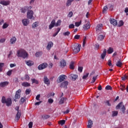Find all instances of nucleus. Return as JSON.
<instances>
[{
  "label": "nucleus",
  "mask_w": 128,
  "mask_h": 128,
  "mask_svg": "<svg viewBox=\"0 0 128 128\" xmlns=\"http://www.w3.org/2000/svg\"><path fill=\"white\" fill-rule=\"evenodd\" d=\"M16 52L18 58H28V54L24 50H18Z\"/></svg>",
  "instance_id": "nucleus-1"
},
{
  "label": "nucleus",
  "mask_w": 128,
  "mask_h": 128,
  "mask_svg": "<svg viewBox=\"0 0 128 128\" xmlns=\"http://www.w3.org/2000/svg\"><path fill=\"white\" fill-rule=\"evenodd\" d=\"M2 104H6V106H10L12 104V101L10 98H8L6 99V97L2 96Z\"/></svg>",
  "instance_id": "nucleus-2"
},
{
  "label": "nucleus",
  "mask_w": 128,
  "mask_h": 128,
  "mask_svg": "<svg viewBox=\"0 0 128 128\" xmlns=\"http://www.w3.org/2000/svg\"><path fill=\"white\" fill-rule=\"evenodd\" d=\"M80 44H74L72 46L74 54H78L80 51Z\"/></svg>",
  "instance_id": "nucleus-3"
},
{
  "label": "nucleus",
  "mask_w": 128,
  "mask_h": 128,
  "mask_svg": "<svg viewBox=\"0 0 128 128\" xmlns=\"http://www.w3.org/2000/svg\"><path fill=\"white\" fill-rule=\"evenodd\" d=\"M46 68H48V63L44 62L38 66V70H44Z\"/></svg>",
  "instance_id": "nucleus-4"
},
{
  "label": "nucleus",
  "mask_w": 128,
  "mask_h": 128,
  "mask_svg": "<svg viewBox=\"0 0 128 128\" xmlns=\"http://www.w3.org/2000/svg\"><path fill=\"white\" fill-rule=\"evenodd\" d=\"M27 18L29 20H32L33 18H34V11L30 10L28 12Z\"/></svg>",
  "instance_id": "nucleus-5"
},
{
  "label": "nucleus",
  "mask_w": 128,
  "mask_h": 128,
  "mask_svg": "<svg viewBox=\"0 0 128 128\" xmlns=\"http://www.w3.org/2000/svg\"><path fill=\"white\" fill-rule=\"evenodd\" d=\"M66 75L60 76L56 80L58 84H60V82H64V80H66Z\"/></svg>",
  "instance_id": "nucleus-6"
},
{
  "label": "nucleus",
  "mask_w": 128,
  "mask_h": 128,
  "mask_svg": "<svg viewBox=\"0 0 128 128\" xmlns=\"http://www.w3.org/2000/svg\"><path fill=\"white\" fill-rule=\"evenodd\" d=\"M22 92V90L19 89L18 90L15 94V98L16 100H18V98H20V93Z\"/></svg>",
  "instance_id": "nucleus-7"
},
{
  "label": "nucleus",
  "mask_w": 128,
  "mask_h": 128,
  "mask_svg": "<svg viewBox=\"0 0 128 128\" xmlns=\"http://www.w3.org/2000/svg\"><path fill=\"white\" fill-rule=\"evenodd\" d=\"M30 8H32V6H30V7L25 6L24 8H22L20 9L21 12H22V14H24V12H28V10L30 9Z\"/></svg>",
  "instance_id": "nucleus-8"
},
{
  "label": "nucleus",
  "mask_w": 128,
  "mask_h": 128,
  "mask_svg": "<svg viewBox=\"0 0 128 128\" xmlns=\"http://www.w3.org/2000/svg\"><path fill=\"white\" fill-rule=\"evenodd\" d=\"M10 4V0H1L0 2V4H2V6H8Z\"/></svg>",
  "instance_id": "nucleus-9"
},
{
  "label": "nucleus",
  "mask_w": 128,
  "mask_h": 128,
  "mask_svg": "<svg viewBox=\"0 0 128 128\" xmlns=\"http://www.w3.org/2000/svg\"><path fill=\"white\" fill-rule=\"evenodd\" d=\"M56 26V20L54 19L51 22L50 24L49 25V30H52V28Z\"/></svg>",
  "instance_id": "nucleus-10"
},
{
  "label": "nucleus",
  "mask_w": 128,
  "mask_h": 128,
  "mask_svg": "<svg viewBox=\"0 0 128 128\" xmlns=\"http://www.w3.org/2000/svg\"><path fill=\"white\" fill-rule=\"evenodd\" d=\"M68 86V81H65L61 83L60 87L64 88H67Z\"/></svg>",
  "instance_id": "nucleus-11"
},
{
  "label": "nucleus",
  "mask_w": 128,
  "mask_h": 128,
  "mask_svg": "<svg viewBox=\"0 0 128 128\" xmlns=\"http://www.w3.org/2000/svg\"><path fill=\"white\" fill-rule=\"evenodd\" d=\"M44 84H50V80L48 79V76H44Z\"/></svg>",
  "instance_id": "nucleus-12"
},
{
  "label": "nucleus",
  "mask_w": 128,
  "mask_h": 128,
  "mask_svg": "<svg viewBox=\"0 0 128 128\" xmlns=\"http://www.w3.org/2000/svg\"><path fill=\"white\" fill-rule=\"evenodd\" d=\"M102 24H98L96 28V32H98L100 30H102Z\"/></svg>",
  "instance_id": "nucleus-13"
},
{
  "label": "nucleus",
  "mask_w": 128,
  "mask_h": 128,
  "mask_svg": "<svg viewBox=\"0 0 128 128\" xmlns=\"http://www.w3.org/2000/svg\"><path fill=\"white\" fill-rule=\"evenodd\" d=\"M66 66V62L65 60H62L60 62V66L61 68H64Z\"/></svg>",
  "instance_id": "nucleus-14"
},
{
  "label": "nucleus",
  "mask_w": 128,
  "mask_h": 128,
  "mask_svg": "<svg viewBox=\"0 0 128 128\" xmlns=\"http://www.w3.org/2000/svg\"><path fill=\"white\" fill-rule=\"evenodd\" d=\"M8 84H10V82L6 81L0 82V88H4V86H8Z\"/></svg>",
  "instance_id": "nucleus-15"
},
{
  "label": "nucleus",
  "mask_w": 128,
  "mask_h": 128,
  "mask_svg": "<svg viewBox=\"0 0 128 128\" xmlns=\"http://www.w3.org/2000/svg\"><path fill=\"white\" fill-rule=\"evenodd\" d=\"M110 22L111 24H113V26H118V20L115 19H110Z\"/></svg>",
  "instance_id": "nucleus-16"
},
{
  "label": "nucleus",
  "mask_w": 128,
  "mask_h": 128,
  "mask_svg": "<svg viewBox=\"0 0 128 128\" xmlns=\"http://www.w3.org/2000/svg\"><path fill=\"white\" fill-rule=\"evenodd\" d=\"M52 46H54V43L52 42H48L46 46V50H50L52 48Z\"/></svg>",
  "instance_id": "nucleus-17"
},
{
  "label": "nucleus",
  "mask_w": 128,
  "mask_h": 128,
  "mask_svg": "<svg viewBox=\"0 0 128 128\" xmlns=\"http://www.w3.org/2000/svg\"><path fill=\"white\" fill-rule=\"evenodd\" d=\"M22 23L24 26H26L30 24V21L28 19H23L22 20Z\"/></svg>",
  "instance_id": "nucleus-18"
},
{
  "label": "nucleus",
  "mask_w": 128,
  "mask_h": 128,
  "mask_svg": "<svg viewBox=\"0 0 128 128\" xmlns=\"http://www.w3.org/2000/svg\"><path fill=\"white\" fill-rule=\"evenodd\" d=\"M106 49H104L102 53L101 54V58L102 60H104V58H106Z\"/></svg>",
  "instance_id": "nucleus-19"
},
{
  "label": "nucleus",
  "mask_w": 128,
  "mask_h": 128,
  "mask_svg": "<svg viewBox=\"0 0 128 128\" xmlns=\"http://www.w3.org/2000/svg\"><path fill=\"white\" fill-rule=\"evenodd\" d=\"M90 28V23L88 22L86 24H84L83 26V28L85 30H88V28Z\"/></svg>",
  "instance_id": "nucleus-20"
},
{
  "label": "nucleus",
  "mask_w": 128,
  "mask_h": 128,
  "mask_svg": "<svg viewBox=\"0 0 128 128\" xmlns=\"http://www.w3.org/2000/svg\"><path fill=\"white\" fill-rule=\"evenodd\" d=\"M67 98L66 97H63L60 99L59 101L60 104H64V101L66 100Z\"/></svg>",
  "instance_id": "nucleus-21"
},
{
  "label": "nucleus",
  "mask_w": 128,
  "mask_h": 128,
  "mask_svg": "<svg viewBox=\"0 0 128 128\" xmlns=\"http://www.w3.org/2000/svg\"><path fill=\"white\" fill-rule=\"evenodd\" d=\"M26 64H27V66H33L34 64V62L30 60H26Z\"/></svg>",
  "instance_id": "nucleus-22"
},
{
  "label": "nucleus",
  "mask_w": 128,
  "mask_h": 128,
  "mask_svg": "<svg viewBox=\"0 0 128 128\" xmlns=\"http://www.w3.org/2000/svg\"><path fill=\"white\" fill-rule=\"evenodd\" d=\"M16 37H12L10 40V42L11 44H16Z\"/></svg>",
  "instance_id": "nucleus-23"
},
{
  "label": "nucleus",
  "mask_w": 128,
  "mask_h": 128,
  "mask_svg": "<svg viewBox=\"0 0 128 128\" xmlns=\"http://www.w3.org/2000/svg\"><path fill=\"white\" fill-rule=\"evenodd\" d=\"M22 86H24L25 88H28V86H30V84L28 82H24L22 84Z\"/></svg>",
  "instance_id": "nucleus-24"
},
{
  "label": "nucleus",
  "mask_w": 128,
  "mask_h": 128,
  "mask_svg": "<svg viewBox=\"0 0 128 128\" xmlns=\"http://www.w3.org/2000/svg\"><path fill=\"white\" fill-rule=\"evenodd\" d=\"M107 52L108 54H112L114 52V48L110 47L107 50Z\"/></svg>",
  "instance_id": "nucleus-25"
},
{
  "label": "nucleus",
  "mask_w": 128,
  "mask_h": 128,
  "mask_svg": "<svg viewBox=\"0 0 128 128\" xmlns=\"http://www.w3.org/2000/svg\"><path fill=\"white\" fill-rule=\"evenodd\" d=\"M20 116H22V114L20 113V111H18L16 116V120H18L20 118Z\"/></svg>",
  "instance_id": "nucleus-26"
},
{
  "label": "nucleus",
  "mask_w": 128,
  "mask_h": 128,
  "mask_svg": "<svg viewBox=\"0 0 128 128\" xmlns=\"http://www.w3.org/2000/svg\"><path fill=\"white\" fill-rule=\"evenodd\" d=\"M36 58H40L41 56H42V52H38L35 54Z\"/></svg>",
  "instance_id": "nucleus-27"
},
{
  "label": "nucleus",
  "mask_w": 128,
  "mask_h": 128,
  "mask_svg": "<svg viewBox=\"0 0 128 128\" xmlns=\"http://www.w3.org/2000/svg\"><path fill=\"white\" fill-rule=\"evenodd\" d=\"M116 66H118V68H122V63L120 62V60L117 62Z\"/></svg>",
  "instance_id": "nucleus-28"
},
{
  "label": "nucleus",
  "mask_w": 128,
  "mask_h": 128,
  "mask_svg": "<svg viewBox=\"0 0 128 128\" xmlns=\"http://www.w3.org/2000/svg\"><path fill=\"white\" fill-rule=\"evenodd\" d=\"M70 70H74V62H72L70 63Z\"/></svg>",
  "instance_id": "nucleus-29"
},
{
  "label": "nucleus",
  "mask_w": 128,
  "mask_h": 128,
  "mask_svg": "<svg viewBox=\"0 0 128 128\" xmlns=\"http://www.w3.org/2000/svg\"><path fill=\"white\" fill-rule=\"evenodd\" d=\"M88 128H92V121L90 120L88 122V124L87 125Z\"/></svg>",
  "instance_id": "nucleus-30"
},
{
  "label": "nucleus",
  "mask_w": 128,
  "mask_h": 128,
  "mask_svg": "<svg viewBox=\"0 0 128 128\" xmlns=\"http://www.w3.org/2000/svg\"><path fill=\"white\" fill-rule=\"evenodd\" d=\"M70 76L72 78V80H76L78 78V75L71 74Z\"/></svg>",
  "instance_id": "nucleus-31"
},
{
  "label": "nucleus",
  "mask_w": 128,
  "mask_h": 128,
  "mask_svg": "<svg viewBox=\"0 0 128 128\" xmlns=\"http://www.w3.org/2000/svg\"><path fill=\"white\" fill-rule=\"evenodd\" d=\"M72 2H74V0H68L66 2V6H70L72 5Z\"/></svg>",
  "instance_id": "nucleus-32"
},
{
  "label": "nucleus",
  "mask_w": 128,
  "mask_h": 128,
  "mask_svg": "<svg viewBox=\"0 0 128 128\" xmlns=\"http://www.w3.org/2000/svg\"><path fill=\"white\" fill-rule=\"evenodd\" d=\"M38 26V22H34L32 24V28H36V26Z\"/></svg>",
  "instance_id": "nucleus-33"
},
{
  "label": "nucleus",
  "mask_w": 128,
  "mask_h": 128,
  "mask_svg": "<svg viewBox=\"0 0 128 128\" xmlns=\"http://www.w3.org/2000/svg\"><path fill=\"white\" fill-rule=\"evenodd\" d=\"M122 106V102H120L116 106V110H120V107Z\"/></svg>",
  "instance_id": "nucleus-34"
},
{
  "label": "nucleus",
  "mask_w": 128,
  "mask_h": 128,
  "mask_svg": "<svg viewBox=\"0 0 128 128\" xmlns=\"http://www.w3.org/2000/svg\"><path fill=\"white\" fill-rule=\"evenodd\" d=\"M32 84H38V81L36 78H32L31 80Z\"/></svg>",
  "instance_id": "nucleus-35"
},
{
  "label": "nucleus",
  "mask_w": 128,
  "mask_h": 128,
  "mask_svg": "<svg viewBox=\"0 0 128 128\" xmlns=\"http://www.w3.org/2000/svg\"><path fill=\"white\" fill-rule=\"evenodd\" d=\"M124 21L123 20H120L118 22V24H117V26L118 27H120V26H124Z\"/></svg>",
  "instance_id": "nucleus-36"
},
{
  "label": "nucleus",
  "mask_w": 128,
  "mask_h": 128,
  "mask_svg": "<svg viewBox=\"0 0 128 128\" xmlns=\"http://www.w3.org/2000/svg\"><path fill=\"white\" fill-rule=\"evenodd\" d=\"M104 38V36L100 34L98 36V40H102Z\"/></svg>",
  "instance_id": "nucleus-37"
},
{
  "label": "nucleus",
  "mask_w": 128,
  "mask_h": 128,
  "mask_svg": "<svg viewBox=\"0 0 128 128\" xmlns=\"http://www.w3.org/2000/svg\"><path fill=\"white\" fill-rule=\"evenodd\" d=\"M60 24H62V20H59L57 21L56 23H55L56 26H60Z\"/></svg>",
  "instance_id": "nucleus-38"
},
{
  "label": "nucleus",
  "mask_w": 128,
  "mask_h": 128,
  "mask_svg": "<svg viewBox=\"0 0 128 128\" xmlns=\"http://www.w3.org/2000/svg\"><path fill=\"white\" fill-rule=\"evenodd\" d=\"M57 30L58 31L52 35V36H54V38L55 36H58V32H60V28H58Z\"/></svg>",
  "instance_id": "nucleus-39"
},
{
  "label": "nucleus",
  "mask_w": 128,
  "mask_h": 128,
  "mask_svg": "<svg viewBox=\"0 0 128 128\" xmlns=\"http://www.w3.org/2000/svg\"><path fill=\"white\" fill-rule=\"evenodd\" d=\"M112 114V116H116L118 114V111H113Z\"/></svg>",
  "instance_id": "nucleus-40"
},
{
  "label": "nucleus",
  "mask_w": 128,
  "mask_h": 128,
  "mask_svg": "<svg viewBox=\"0 0 128 128\" xmlns=\"http://www.w3.org/2000/svg\"><path fill=\"white\" fill-rule=\"evenodd\" d=\"M30 92H32V90L30 88L26 89L25 91L26 94H30Z\"/></svg>",
  "instance_id": "nucleus-41"
},
{
  "label": "nucleus",
  "mask_w": 128,
  "mask_h": 128,
  "mask_svg": "<svg viewBox=\"0 0 128 128\" xmlns=\"http://www.w3.org/2000/svg\"><path fill=\"white\" fill-rule=\"evenodd\" d=\"M26 98H21L20 100V102L22 104H24V102H26Z\"/></svg>",
  "instance_id": "nucleus-42"
},
{
  "label": "nucleus",
  "mask_w": 128,
  "mask_h": 128,
  "mask_svg": "<svg viewBox=\"0 0 128 128\" xmlns=\"http://www.w3.org/2000/svg\"><path fill=\"white\" fill-rule=\"evenodd\" d=\"M70 34V32L67 31L66 32H65L63 33V35L64 36H68Z\"/></svg>",
  "instance_id": "nucleus-43"
},
{
  "label": "nucleus",
  "mask_w": 128,
  "mask_h": 128,
  "mask_svg": "<svg viewBox=\"0 0 128 128\" xmlns=\"http://www.w3.org/2000/svg\"><path fill=\"white\" fill-rule=\"evenodd\" d=\"M96 78H98V76H93L91 84H94L96 80Z\"/></svg>",
  "instance_id": "nucleus-44"
},
{
  "label": "nucleus",
  "mask_w": 128,
  "mask_h": 128,
  "mask_svg": "<svg viewBox=\"0 0 128 128\" xmlns=\"http://www.w3.org/2000/svg\"><path fill=\"white\" fill-rule=\"evenodd\" d=\"M105 88L107 90H112V86L110 85H108V86H106Z\"/></svg>",
  "instance_id": "nucleus-45"
},
{
  "label": "nucleus",
  "mask_w": 128,
  "mask_h": 128,
  "mask_svg": "<svg viewBox=\"0 0 128 128\" xmlns=\"http://www.w3.org/2000/svg\"><path fill=\"white\" fill-rule=\"evenodd\" d=\"M89 73H86V74L82 76V80H86L88 76Z\"/></svg>",
  "instance_id": "nucleus-46"
},
{
  "label": "nucleus",
  "mask_w": 128,
  "mask_h": 128,
  "mask_svg": "<svg viewBox=\"0 0 128 128\" xmlns=\"http://www.w3.org/2000/svg\"><path fill=\"white\" fill-rule=\"evenodd\" d=\"M7 28H8V24L6 23H4L3 26H2V28L6 29Z\"/></svg>",
  "instance_id": "nucleus-47"
},
{
  "label": "nucleus",
  "mask_w": 128,
  "mask_h": 128,
  "mask_svg": "<svg viewBox=\"0 0 128 128\" xmlns=\"http://www.w3.org/2000/svg\"><path fill=\"white\" fill-rule=\"evenodd\" d=\"M128 76L127 75H124L122 77V80H128Z\"/></svg>",
  "instance_id": "nucleus-48"
},
{
  "label": "nucleus",
  "mask_w": 128,
  "mask_h": 128,
  "mask_svg": "<svg viewBox=\"0 0 128 128\" xmlns=\"http://www.w3.org/2000/svg\"><path fill=\"white\" fill-rule=\"evenodd\" d=\"M122 112H123V114H126V107H124V106H122Z\"/></svg>",
  "instance_id": "nucleus-49"
},
{
  "label": "nucleus",
  "mask_w": 128,
  "mask_h": 128,
  "mask_svg": "<svg viewBox=\"0 0 128 128\" xmlns=\"http://www.w3.org/2000/svg\"><path fill=\"white\" fill-rule=\"evenodd\" d=\"M80 24H82V20H80L79 22H75V26H79Z\"/></svg>",
  "instance_id": "nucleus-50"
},
{
  "label": "nucleus",
  "mask_w": 128,
  "mask_h": 128,
  "mask_svg": "<svg viewBox=\"0 0 128 128\" xmlns=\"http://www.w3.org/2000/svg\"><path fill=\"white\" fill-rule=\"evenodd\" d=\"M24 80H30V76L28 74H26L24 76Z\"/></svg>",
  "instance_id": "nucleus-51"
},
{
  "label": "nucleus",
  "mask_w": 128,
  "mask_h": 128,
  "mask_svg": "<svg viewBox=\"0 0 128 128\" xmlns=\"http://www.w3.org/2000/svg\"><path fill=\"white\" fill-rule=\"evenodd\" d=\"M80 35L76 34L74 36V40H80Z\"/></svg>",
  "instance_id": "nucleus-52"
},
{
  "label": "nucleus",
  "mask_w": 128,
  "mask_h": 128,
  "mask_svg": "<svg viewBox=\"0 0 128 128\" xmlns=\"http://www.w3.org/2000/svg\"><path fill=\"white\" fill-rule=\"evenodd\" d=\"M60 124H61V126H63V124H66V120H61L60 121Z\"/></svg>",
  "instance_id": "nucleus-53"
},
{
  "label": "nucleus",
  "mask_w": 128,
  "mask_h": 128,
  "mask_svg": "<svg viewBox=\"0 0 128 128\" xmlns=\"http://www.w3.org/2000/svg\"><path fill=\"white\" fill-rule=\"evenodd\" d=\"M84 68L82 66H79L78 68V70L80 72H82V70Z\"/></svg>",
  "instance_id": "nucleus-54"
},
{
  "label": "nucleus",
  "mask_w": 128,
  "mask_h": 128,
  "mask_svg": "<svg viewBox=\"0 0 128 128\" xmlns=\"http://www.w3.org/2000/svg\"><path fill=\"white\" fill-rule=\"evenodd\" d=\"M72 12H70L68 14V18H72Z\"/></svg>",
  "instance_id": "nucleus-55"
},
{
  "label": "nucleus",
  "mask_w": 128,
  "mask_h": 128,
  "mask_svg": "<svg viewBox=\"0 0 128 128\" xmlns=\"http://www.w3.org/2000/svg\"><path fill=\"white\" fill-rule=\"evenodd\" d=\"M108 64L109 66H112V60H108Z\"/></svg>",
  "instance_id": "nucleus-56"
},
{
  "label": "nucleus",
  "mask_w": 128,
  "mask_h": 128,
  "mask_svg": "<svg viewBox=\"0 0 128 128\" xmlns=\"http://www.w3.org/2000/svg\"><path fill=\"white\" fill-rule=\"evenodd\" d=\"M28 126L29 128H32V126H33L32 122H30Z\"/></svg>",
  "instance_id": "nucleus-57"
},
{
  "label": "nucleus",
  "mask_w": 128,
  "mask_h": 128,
  "mask_svg": "<svg viewBox=\"0 0 128 128\" xmlns=\"http://www.w3.org/2000/svg\"><path fill=\"white\" fill-rule=\"evenodd\" d=\"M106 10H108V6H105L103 8L102 12H106Z\"/></svg>",
  "instance_id": "nucleus-58"
},
{
  "label": "nucleus",
  "mask_w": 128,
  "mask_h": 128,
  "mask_svg": "<svg viewBox=\"0 0 128 128\" xmlns=\"http://www.w3.org/2000/svg\"><path fill=\"white\" fill-rule=\"evenodd\" d=\"M12 70H10L8 71L6 73L7 76H12Z\"/></svg>",
  "instance_id": "nucleus-59"
},
{
  "label": "nucleus",
  "mask_w": 128,
  "mask_h": 128,
  "mask_svg": "<svg viewBox=\"0 0 128 128\" xmlns=\"http://www.w3.org/2000/svg\"><path fill=\"white\" fill-rule=\"evenodd\" d=\"M120 87H121V90L122 91H124V90L126 89V86L124 85L121 84Z\"/></svg>",
  "instance_id": "nucleus-60"
},
{
  "label": "nucleus",
  "mask_w": 128,
  "mask_h": 128,
  "mask_svg": "<svg viewBox=\"0 0 128 128\" xmlns=\"http://www.w3.org/2000/svg\"><path fill=\"white\" fill-rule=\"evenodd\" d=\"M48 102L49 104H52V102H54V100H52V98H50L48 100Z\"/></svg>",
  "instance_id": "nucleus-61"
},
{
  "label": "nucleus",
  "mask_w": 128,
  "mask_h": 128,
  "mask_svg": "<svg viewBox=\"0 0 128 128\" xmlns=\"http://www.w3.org/2000/svg\"><path fill=\"white\" fill-rule=\"evenodd\" d=\"M40 94H38L36 96V100H40Z\"/></svg>",
  "instance_id": "nucleus-62"
},
{
  "label": "nucleus",
  "mask_w": 128,
  "mask_h": 128,
  "mask_svg": "<svg viewBox=\"0 0 128 128\" xmlns=\"http://www.w3.org/2000/svg\"><path fill=\"white\" fill-rule=\"evenodd\" d=\"M69 28H74V24H70L69 25Z\"/></svg>",
  "instance_id": "nucleus-63"
},
{
  "label": "nucleus",
  "mask_w": 128,
  "mask_h": 128,
  "mask_svg": "<svg viewBox=\"0 0 128 128\" xmlns=\"http://www.w3.org/2000/svg\"><path fill=\"white\" fill-rule=\"evenodd\" d=\"M99 48H100V44H96L95 45V50H98Z\"/></svg>",
  "instance_id": "nucleus-64"
}]
</instances>
